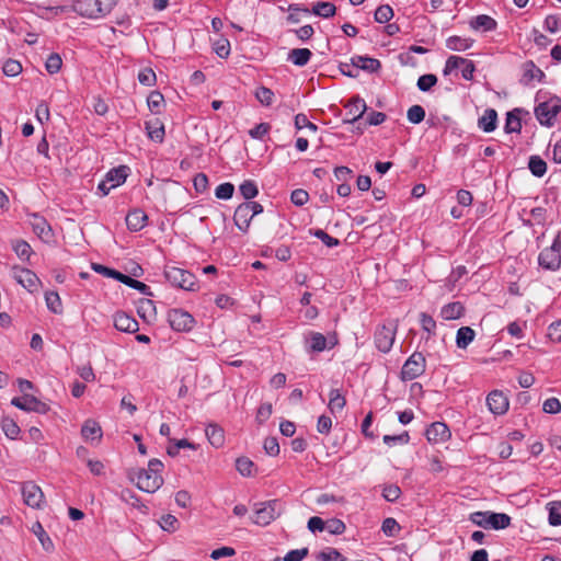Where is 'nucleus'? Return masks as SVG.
Wrapping results in <instances>:
<instances>
[{
  "label": "nucleus",
  "instance_id": "obj_1",
  "mask_svg": "<svg viewBox=\"0 0 561 561\" xmlns=\"http://www.w3.org/2000/svg\"><path fill=\"white\" fill-rule=\"evenodd\" d=\"M162 468L163 463L159 459L153 458L148 462L147 469L138 470L135 476L129 474V478L139 490L154 493L163 484V478L160 473Z\"/></svg>",
  "mask_w": 561,
  "mask_h": 561
},
{
  "label": "nucleus",
  "instance_id": "obj_2",
  "mask_svg": "<svg viewBox=\"0 0 561 561\" xmlns=\"http://www.w3.org/2000/svg\"><path fill=\"white\" fill-rule=\"evenodd\" d=\"M117 0H76L72 9L81 16L101 19L112 11Z\"/></svg>",
  "mask_w": 561,
  "mask_h": 561
},
{
  "label": "nucleus",
  "instance_id": "obj_3",
  "mask_svg": "<svg viewBox=\"0 0 561 561\" xmlns=\"http://www.w3.org/2000/svg\"><path fill=\"white\" fill-rule=\"evenodd\" d=\"M469 519L474 525L486 529H504L511 524V517L507 514L489 511L471 513Z\"/></svg>",
  "mask_w": 561,
  "mask_h": 561
},
{
  "label": "nucleus",
  "instance_id": "obj_4",
  "mask_svg": "<svg viewBox=\"0 0 561 561\" xmlns=\"http://www.w3.org/2000/svg\"><path fill=\"white\" fill-rule=\"evenodd\" d=\"M164 277L172 286L182 288L184 290L196 289V277L186 270L167 265L164 267Z\"/></svg>",
  "mask_w": 561,
  "mask_h": 561
},
{
  "label": "nucleus",
  "instance_id": "obj_5",
  "mask_svg": "<svg viewBox=\"0 0 561 561\" xmlns=\"http://www.w3.org/2000/svg\"><path fill=\"white\" fill-rule=\"evenodd\" d=\"M282 511L283 504L278 500L261 503L254 511L252 522L259 526H267L280 515Z\"/></svg>",
  "mask_w": 561,
  "mask_h": 561
},
{
  "label": "nucleus",
  "instance_id": "obj_6",
  "mask_svg": "<svg viewBox=\"0 0 561 561\" xmlns=\"http://www.w3.org/2000/svg\"><path fill=\"white\" fill-rule=\"evenodd\" d=\"M560 111L561 99L552 96L535 107V115L541 125L550 127L553 125L554 118Z\"/></svg>",
  "mask_w": 561,
  "mask_h": 561
},
{
  "label": "nucleus",
  "instance_id": "obj_7",
  "mask_svg": "<svg viewBox=\"0 0 561 561\" xmlns=\"http://www.w3.org/2000/svg\"><path fill=\"white\" fill-rule=\"evenodd\" d=\"M539 265L548 271H557L561 265V236H557L551 247L545 248L538 256Z\"/></svg>",
  "mask_w": 561,
  "mask_h": 561
},
{
  "label": "nucleus",
  "instance_id": "obj_8",
  "mask_svg": "<svg viewBox=\"0 0 561 561\" xmlns=\"http://www.w3.org/2000/svg\"><path fill=\"white\" fill-rule=\"evenodd\" d=\"M11 275L28 293L38 291L42 283L33 271L15 265L11 268Z\"/></svg>",
  "mask_w": 561,
  "mask_h": 561
},
{
  "label": "nucleus",
  "instance_id": "obj_9",
  "mask_svg": "<svg viewBox=\"0 0 561 561\" xmlns=\"http://www.w3.org/2000/svg\"><path fill=\"white\" fill-rule=\"evenodd\" d=\"M425 357L420 352H414L404 363L401 369L403 380H413L425 371Z\"/></svg>",
  "mask_w": 561,
  "mask_h": 561
},
{
  "label": "nucleus",
  "instance_id": "obj_10",
  "mask_svg": "<svg viewBox=\"0 0 561 561\" xmlns=\"http://www.w3.org/2000/svg\"><path fill=\"white\" fill-rule=\"evenodd\" d=\"M127 171L128 168L125 165H121L108 171L105 179L98 185V190L101 192L102 196L107 195L111 190L123 184L126 181Z\"/></svg>",
  "mask_w": 561,
  "mask_h": 561
},
{
  "label": "nucleus",
  "instance_id": "obj_11",
  "mask_svg": "<svg viewBox=\"0 0 561 561\" xmlns=\"http://www.w3.org/2000/svg\"><path fill=\"white\" fill-rule=\"evenodd\" d=\"M397 323L389 322L380 327L375 333V344L382 353H388L394 342Z\"/></svg>",
  "mask_w": 561,
  "mask_h": 561
},
{
  "label": "nucleus",
  "instance_id": "obj_12",
  "mask_svg": "<svg viewBox=\"0 0 561 561\" xmlns=\"http://www.w3.org/2000/svg\"><path fill=\"white\" fill-rule=\"evenodd\" d=\"M168 321L171 328L179 332L190 331L195 323L194 318L182 309H172L168 313Z\"/></svg>",
  "mask_w": 561,
  "mask_h": 561
},
{
  "label": "nucleus",
  "instance_id": "obj_13",
  "mask_svg": "<svg viewBox=\"0 0 561 561\" xmlns=\"http://www.w3.org/2000/svg\"><path fill=\"white\" fill-rule=\"evenodd\" d=\"M11 404L26 412L45 414L49 411V407L46 403L31 394H24L21 398H13L11 400Z\"/></svg>",
  "mask_w": 561,
  "mask_h": 561
},
{
  "label": "nucleus",
  "instance_id": "obj_14",
  "mask_svg": "<svg viewBox=\"0 0 561 561\" xmlns=\"http://www.w3.org/2000/svg\"><path fill=\"white\" fill-rule=\"evenodd\" d=\"M24 503L32 508H39L44 502L42 489L32 481L24 482L21 488Z\"/></svg>",
  "mask_w": 561,
  "mask_h": 561
},
{
  "label": "nucleus",
  "instance_id": "obj_15",
  "mask_svg": "<svg viewBox=\"0 0 561 561\" xmlns=\"http://www.w3.org/2000/svg\"><path fill=\"white\" fill-rule=\"evenodd\" d=\"M486 405L495 415H502L508 410V399L502 391L493 390L486 397Z\"/></svg>",
  "mask_w": 561,
  "mask_h": 561
},
{
  "label": "nucleus",
  "instance_id": "obj_16",
  "mask_svg": "<svg viewBox=\"0 0 561 561\" xmlns=\"http://www.w3.org/2000/svg\"><path fill=\"white\" fill-rule=\"evenodd\" d=\"M425 435L430 443L439 444L450 437V431L445 423L434 422L426 428Z\"/></svg>",
  "mask_w": 561,
  "mask_h": 561
},
{
  "label": "nucleus",
  "instance_id": "obj_17",
  "mask_svg": "<svg viewBox=\"0 0 561 561\" xmlns=\"http://www.w3.org/2000/svg\"><path fill=\"white\" fill-rule=\"evenodd\" d=\"M114 325L118 331L127 333H135L139 330L137 320L125 312H117L114 316Z\"/></svg>",
  "mask_w": 561,
  "mask_h": 561
},
{
  "label": "nucleus",
  "instance_id": "obj_18",
  "mask_svg": "<svg viewBox=\"0 0 561 561\" xmlns=\"http://www.w3.org/2000/svg\"><path fill=\"white\" fill-rule=\"evenodd\" d=\"M148 217L139 208L130 210L126 216V225L130 231H139L147 225Z\"/></svg>",
  "mask_w": 561,
  "mask_h": 561
},
{
  "label": "nucleus",
  "instance_id": "obj_19",
  "mask_svg": "<svg viewBox=\"0 0 561 561\" xmlns=\"http://www.w3.org/2000/svg\"><path fill=\"white\" fill-rule=\"evenodd\" d=\"M81 435L87 442L99 443L102 438V428L96 421L87 420L82 425Z\"/></svg>",
  "mask_w": 561,
  "mask_h": 561
},
{
  "label": "nucleus",
  "instance_id": "obj_20",
  "mask_svg": "<svg viewBox=\"0 0 561 561\" xmlns=\"http://www.w3.org/2000/svg\"><path fill=\"white\" fill-rule=\"evenodd\" d=\"M252 218L253 216L250 211V208L244 203L240 204L236 208L233 221L241 231H248Z\"/></svg>",
  "mask_w": 561,
  "mask_h": 561
},
{
  "label": "nucleus",
  "instance_id": "obj_21",
  "mask_svg": "<svg viewBox=\"0 0 561 561\" xmlns=\"http://www.w3.org/2000/svg\"><path fill=\"white\" fill-rule=\"evenodd\" d=\"M469 26L473 31L490 32L496 28L497 23L490 15L480 14L469 21Z\"/></svg>",
  "mask_w": 561,
  "mask_h": 561
},
{
  "label": "nucleus",
  "instance_id": "obj_22",
  "mask_svg": "<svg viewBox=\"0 0 561 561\" xmlns=\"http://www.w3.org/2000/svg\"><path fill=\"white\" fill-rule=\"evenodd\" d=\"M205 434L211 446L220 448L225 444L224 428L217 424L210 423L205 428Z\"/></svg>",
  "mask_w": 561,
  "mask_h": 561
},
{
  "label": "nucleus",
  "instance_id": "obj_23",
  "mask_svg": "<svg viewBox=\"0 0 561 561\" xmlns=\"http://www.w3.org/2000/svg\"><path fill=\"white\" fill-rule=\"evenodd\" d=\"M543 78V71L540 68H538L534 61L529 60L523 65V83L529 84L534 80L540 82Z\"/></svg>",
  "mask_w": 561,
  "mask_h": 561
},
{
  "label": "nucleus",
  "instance_id": "obj_24",
  "mask_svg": "<svg viewBox=\"0 0 561 561\" xmlns=\"http://www.w3.org/2000/svg\"><path fill=\"white\" fill-rule=\"evenodd\" d=\"M346 107L348 108V113L351 115H353V117L351 119L346 121L347 123L357 122L359 118L363 117V115L365 114V112L367 110V105H366L365 101L363 99H360L359 96L353 98L348 102Z\"/></svg>",
  "mask_w": 561,
  "mask_h": 561
},
{
  "label": "nucleus",
  "instance_id": "obj_25",
  "mask_svg": "<svg viewBox=\"0 0 561 561\" xmlns=\"http://www.w3.org/2000/svg\"><path fill=\"white\" fill-rule=\"evenodd\" d=\"M353 66L358 71L362 69L369 72H376L381 67V64L378 59L375 58L356 56L353 58Z\"/></svg>",
  "mask_w": 561,
  "mask_h": 561
},
{
  "label": "nucleus",
  "instance_id": "obj_26",
  "mask_svg": "<svg viewBox=\"0 0 561 561\" xmlns=\"http://www.w3.org/2000/svg\"><path fill=\"white\" fill-rule=\"evenodd\" d=\"M465 308L461 302L455 301L444 306L440 316L445 320H456L462 317Z\"/></svg>",
  "mask_w": 561,
  "mask_h": 561
},
{
  "label": "nucleus",
  "instance_id": "obj_27",
  "mask_svg": "<svg viewBox=\"0 0 561 561\" xmlns=\"http://www.w3.org/2000/svg\"><path fill=\"white\" fill-rule=\"evenodd\" d=\"M497 113L493 108H489L484 112V114L479 118V127L485 131L491 133L496 128Z\"/></svg>",
  "mask_w": 561,
  "mask_h": 561
},
{
  "label": "nucleus",
  "instance_id": "obj_28",
  "mask_svg": "<svg viewBox=\"0 0 561 561\" xmlns=\"http://www.w3.org/2000/svg\"><path fill=\"white\" fill-rule=\"evenodd\" d=\"M312 56L308 48H294L288 54V60L295 66L302 67L307 65Z\"/></svg>",
  "mask_w": 561,
  "mask_h": 561
},
{
  "label": "nucleus",
  "instance_id": "obj_29",
  "mask_svg": "<svg viewBox=\"0 0 561 561\" xmlns=\"http://www.w3.org/2000/svg\"><path fill=\"white\" fill-rule=\"evenodd\" d=\"M474 41L467 37L450 36L446 39V46L450 50L465 51L472 47Z\"/></svg>",
  "mask_w": 561,
  "mask_h": 561
},
{
  "label": "nucleus",
  "instance_id": "obj_30",
  "mask_svg": "<svg viewBox=\"0 0 561 561\" xmlns=\"http://www.w3.org/2000/svg\"><path fill=\"white\" fill-rule=\"evenodd\" d=\"M146 129L151 140L162 142L164 138V126L159 119L146 122Z\"/></svg>",
  "mask_w": 561,
  "mask_h": 561
},
{
  "label": "nucleus",
  "instance_id": "obj_31",
  "mask_svg": "<svg viewBox=\"0 0 561 561\" xmlns=\"http://www.w3.org/2000/svg\"><path fill=\"white\" fill-rule=\"evenodd\" d=\"M31 225L34 230V232L42 239L50 237V227L47 224V221L38 216V215H32Z\"/></svg>",
  "mask_w": 561,
  "mask_h": 561
},
{
  "label": "nucleus",
  "instance_id": "obj_32",
  "mask_svg": "<svg viewBox=\"0 0 561 561\" xmlns=\"http://www.w3.org/2000/svg\"><path fill=\"white\" fill-rule=\"evenodd\" d=\"M476 332L470 327H461L457 331L456 344L459 348H467L468 345L473 341Z\"/></svg>",
  "mask_w": 561,
  "mask_h": 561
},
{
  "label": "nucleus",
  "instance_id": "obj_33",
  "mask_svg": "<svg viewBox=\"0 0 561 561\" xmlns=\"http://www.w3.org/2000/svg\"><path fill=\"white\" fill-rule=\"evenodd\" d=\"M32 531L38 538L45 551L50 552L54 550V543L41 523H35L32 527Z\"/></svg>",
  "mask_w": 561,
  "mask_h": 561
},
{
  "label": "nucleus",
  "instance_id": "obj_34",
  "mask_svg": "<svg viewBox=\"0 0 561 561\" xmlns=\"http://www.w3.org/2000/svg\"><path fill=\"white\" fill-rule=\"evenodd\" d=\"M346 404L345 398L339 389H332L329 393V409L332 413L341 412Z\"/></svg>",
  "mask_w": 561,
  "mask_h": 561
},
{
  "label": "nucleus",
  "instance_id": "obj_35",
  "mask_svg": "<svg viewBox=\"0 0 561 561\" xmlns=\"http://www.w3.org/2000/svg\"><path fill=\"white\" fill-rule=\"evenodd\" d=\"M0 426L4 435L10 439H15L21 432L16 422L9 416H3L1 419Z\"/></svg>",
  "mask_w": 561,
  "mask_h": 561
},
{
  "label": "nucleus",
  "instance_id": "obj_36",
  "mask_svg": "<svg viewBox=\"0 0 561 561\" xmlns=\"http://www.w3.org/2000/svg\"><path fill=\"white\" fill-rule=\"evenodd\" d=\"M518 114L519 110L517 108L507 113L504 126V129L507 134L520 131L522 123Z\"/></svg>",
  "mask_w": 561,
  "mask_h": 561
},
{
  "label": "nucleus",
  "instance_id": "obj_37",
  "mask_svg": "<svg viewBox=\"0 0 561 561\" xmlns=\"http://www.w3.org/2000/svg\"><path fill=\"white\" fill-rule=\"evenodd\" d=\"M116 279L134 289L139 290L145 295H151L149 287L145 283L134 279L125 274H122L121 272H118Z\"/></svg>",
  "mask_w": 561,
  "mask_h": 561
},
{
  "label": "nucleus",
  "instance_id": "obj_38",
  "mask_svg": "<svg viewBox=\"0 0 561 561\" xmlns=\"http://www.w3.org/2000/svg\"><path fill=\"white\" fill-rule=\"evenodd\" d=\"M328 347L327 337L319 332H312L309 336V348L312 352H322Z\"/></svg>",
  "mask_w": 561,
  "mask_h": 561
},
{
  "label": "nucleus",
  "instance_id": "obj_39",
  "mask_svg": "<svg viewBox=\"0 0 561 561\" xmlns=\"http://www.w3.org/2000/svg\"><path fill=\"white\" fill-rule=\"evenodd\" d=\"M528 168L535 176L541 178L547 171V163L539 156H531L529 158Z\"/></svg>",
  "mask_w": 561,
  "mask_h": 561
},
{
  "label": "nucleus",
  "instance_id": "obj_40",
  "mask_svg": "<svg viewBox=\"0 0 561 561\" xmlns=\"http://www.w3.org/2000/svg\"><path fill=\"white\" fill-rule=\"evenodd\" d=\"M335 5L331 2H318L312 8V13L322 18H330L335 14Z\"/></svg>",
  "mask_w": 561,
  "mask_h": 561
},
{
  "label": "nucleus",
  "instance_id": "obj_41",
  "mask_svg": "<svg viewBox=\"0 0 561 561\" xmlns=\"http://www.w3.org/2000/svg\"><path fill=\"white\" fill-rule=\"evenodd\" d=\"M47 308L54 313H61V300L57 293L49 291L45 295Z\"/></svg>",
  "mask_w": 561,
  "mask_h": 561
},
{
  "label": "nucleus",
  "instance_id": "obj_42",
  "mask_svg": "<svg viewBox=\"0 0 561 561\" xmlns=\"http://www.w3.org/2000/svg\"><path fill=\"white\" fill-rule=\"evenodd\" d=\"M154 305H153V301L150 300V299H141L139 301V305H138V308H137V311H138V314L144 318V319H147V318H152L154 317Z\"/></svg>",
  "mask_w": 561,
  "mask_h": 561
},
{
  "label": "nucleus",
  "instance_id": "obj_43",
  "mask_svg": "<svg viewBox=\"0 0 561 561\" xmlns=\"http://www.w3.org/2000/svg\"><path fill=\"white\" fill-rule=\"evenodd\" d=\"M13 250L21 260H28L32 254L31 245L23 240H18L13 243Z\"/></svg>",
  "mask_w": 561,
  "mask_h": 561
},
{
  "label": "nucleus",
  "instance_id": "obj_44",
  "mask_svg": "<svg viewBox=\"0 0 561 561\" xmlns=\"http://www.w3.org/2000/svg\"><path fill=\"white\" fill-rule=\"evenodd\" d=\"M160 527L169 533H174L179 528V520L178 518L172 514H165L160 518Z\"/></svg>",
  "mask_w": 561,
  "mask_h": 561
},
{
  "label": "nucleus",
  "instance_id": "obj_45",
  "mask_svg": "<svg viewBox=\"0 0 561 561\" xmlns=\"http://www.w3.org/2000/svg\"><path fill=\"white\" fill-rule=\"evenodd\" d=\"M393 16V10L388 4H382L377 8L375 11V20L378 23H387L389 22Z\"/></svg>",
  "mask_w": 561,
  "mask_h": 561
},
{
  "label": "nucleus",
  "instance_id": "obj_46",
  "mask_svg": "<svg viewBox=\"0 0 561 561\" xmlns=\"http://www.w3.org/2000/svg\"><path fill=\"white\" fill-rule=\"evenodd\" d=\"M401 527L400 525L398 524V522L392 518V517H388L386 518L383 522H382V525H381V530L382 533L388 536V537H394L398 535V533L400 531Z\"/></svg>",
  "mask_w": 561,
  "mask_h": 561
},
{
  "label": "nucleus",
  "instance_id": "obj_47",
  "mask_svg": "<svg viewBox=\"0 0 561 561\" xmlns=\"http://www.w3.org/2000/svg\"><path fill=\"white\" fill-rule=\"evenodd\" d=\"M408 121L420 124L425 118V110L421 105H412L407 112Z\"/></svg>",
  "mask_w": 561,
  "mask_h": 561
},
{
  "label": "nucleus",
  "instance_id": "obj_48",
  "mask_svg": "<svg viewBox=\"0 0 561 561\" xmlns=\"http://www.w3.org/2000/svg\"><path fill=\"white\" fill-rule=\"evenodd\" d=\"M437 83V77L433 73L423 75L417 79V88L422 92L430 91Z\"/></svg>",
  "mask_w": 561,
  "mask_h": 561
},
{
  "label": "nucleus",
  "instance_id": "obj_49",
  "mask_svg": "<svg viewBox=\"0 0 561 561\" xmlns=\"http://www.w3.org/2000/svg\"><path fill=\"white\" fill-rule=\"evenodd\" d=\"M549 524L552 526L561 525V503L552 502L549 505Z\"/></svg>",
  "mask_w": 561,
  "mask_h": 561
},
{
  "label": "nucleus",
  "instance_id": "obj_50",
  "mask_svg": "<svg viewBox=\"0 0 561 561\" xmlns=\"http://www.w3.org/2000/svg\"><path fill=\"white\" fill-rule=\"evenodd\" d=\"M239 191L245 199L254 198L259 193L256 184L251 180L244 181L239 186Z\"/></svg>",
  "mask_w": 561,
  "mask_h": 561
},
{
  "label": "nucleus",
  "instance_id": "obj_51",
  "mask_svg": "<svg viewBox=\"0 0 561 561\" xmlns=\"http://www.w3.org/2000/svg\"><path fill=\"white\" fill-rule=\"evenodd\" d=\"M255 98L261 104L268 106L273 102L274 92L266 87H260L255 91Z\"/></svg>",
  "mask_w": 561,
  "mask_h": 561
},
{
  "label": "nucleus",
  "instance_id": "obj_52",
  "mask_svg": "<svg viewBox=\"0 0 561 561\" xmlns=\"http://www.w3.org/2000/svg\"><path fill=\"white\" fill-rule=\"evenodd\" d=\"M401 495V489L397 484H386L382 489V496L388 502L397 501Z\"/></svg>",
  "mask_w": 561,
  "mask_h": 561
},
{
  "label": "nucleus",
  "instance_id": "obj_53",
  "mask_svg": "<svg viewBox=\"0 0 561 561\" xmlns=\"http://www.w3.org/2000/svg\"><path fill=\"white\" fill-rule=\"evenodd\" d=\"M61 65H62L61 57L58 54H51L48 56L45 67L49 73L54 75L60 70Z\"/></svg>",
  "mask_w": 561,
  "mask_h": 561
},
{
  "label": "nucleus",
  "instance_id": "obj_54",
  "mask_svg": "<svg viewBox=\"0 0 561 561\" xmlns=\"http://www.w3.org/2000/svg\"><path fill=\"white\" fill-rule=\"evenodd\" d=\"M2 70L8 77H15L21 73L22 66L18 60L9 59L3 64Z\"/></svg>",
  "mask_w": 561,
  "mask_h": 561
},
{
  "label": "nucleus",
  "instance_id": "obj_55",
  "mask_svg": "<svg viewBox=\"0 0 561 561\" xmlns=\"http://www.w3.org/2000/svg\"><path fill=\"white\" fill-rule=\"evenodd\" d=\"M325 529L332 535H341L345 531V524L339 518H331L325 522Z\"/></svg>",
  "mask_w": 561,
  "mask_h": 561
},
{
  "label": "nucleus",
  "instance_id": "obj_56",
  "mask_svg": "<svg viewBox=\"0 0 561 561\" xmlns=\"http://www.w3.org/2000/svg\"><path fill=\"white\" fill-rule=\"evenodd\" d=\"M409 439L410 436L408 432H403L399 435H385L382 438L383 443L388 446H393L397 444L404 445L409 443Z\"/></svg>",
  "mask_w": 561,
  "mask_h": 561
},
{
  "label": "nucleus",
  "instance_id": "obj_57",
  "mask_svg": "<svg viewBox=\"0 0 561 561\" xmlns=\"http://www.w3.org/2000/svg\"><path fill=\"white\" fill-rule=\"evenodd\" d=\"M156 73L151 68H145L138 73V81L146 85L151 87L156 83Z\"/></svg>",
  "mask_w": 561,
  "mask_h": 561
},
{
  "label": "nucleus",
  "instance_id": "obj_58",
  "mask_svg": "<svg viewBox=\"0 0 561 561\" xmlns=\"http://www.w3.org/2000/svg\"><path fill=\"white\" fill-rule=\"evenodd\" d=\"M234 186L231 183H222L217 186L215 195L219 199H230L233 195Z\"/></svg>",
  "mask_w": 561,
  "mask_h": 561
},
{
  "label": "nucleus",
  "instance_id": "obj_59",
  "mask_svg": "<svg viewBox=\"0 0 561 561\" xmlns=\"http://www.w3.org/2000/svg\"><path fill=\"white\" fill-rule=\"evenodd\" d=\"M295 126L297 129L308 128L310 131L316 133L318 130L317 125L311 123L308 117L299 113L295 116Z\"/></svg>",
  "mask_w": 561,
  "mask_h": 561
},
{
  "label": "nucleus",
  "instance_id": "obj_60",
  "mask_svg": "<svg viewBox=\"0 0 561 561\" xmlns=\"http://www.w3.org/2000/svg\"><path fill=\"white\" fill-rule=\"evenodd\" d=\"M214 49L220 58H227L230 55V43L227 38H220L215 42Z\"/></svg>",
  "mask_w": 561,
  "mask_h": 561
},
{
  "label": "nucleus",
  "instance_id": "obj_61",
  "mask_svg": "<svg viewBox=\"0 0 561 561\" xmlns=\"http://www.w3.org/2000/svg\"><path fill=\"white\" fill-rule=\"evenodd\" d=\"M163 101H164L163 95L158 91H153L149 94L147 103H148L150 111L158 113Z\"/></svg>",
  "mask_w": 561,
  "mask_h": 561
},
{
  "label": "nucleus",
  "instance_id": "obj_62",
  "mask_svg": "<svg viewBox=\"0 0 561 561\" xmlns=\"http://www.w3.org/2000/svg\"><path fill=\"white\" fill-rule=\"evenodd\" d=\"M542 410L549 414H557L561 411V402L557 398H549L545 400L542 404Z\"/></svg>",
  "mask_w": 561,
  "mask_h": 561
},
{
  "label": "nucleus",
  "instance_id": "obj_63",
  "mask_svg": "<svg viewBox=\"0 0 561 561\" xmlns=\"http://www.w3.org/2000/svg\"><path fill=\"white\" fill-rule=\"evenodd\" d=\"M308 199H309V194H308L307 191H305L302 188H297V190L291 192L290 201L296 206L305 205L308 202Z\"/></svg>",
  "mask_w": 561,
  "mask_h": 561
},
{
  "label": "nucleus",
  "instance_id": "obj_64",
  "mask_svg": "<svg viewBox=\"0 0 561 561\" xmlns=\"http://www.w3.org/2000/svg\"><path fill=\"white\" fill-rule=\"evenodd\" d=\"M548 337L552 342H561V320L556 321L549 325Z\"/></svg>",
  "mask_w": 561,
  "mask_h": 561
}]
</instances>
